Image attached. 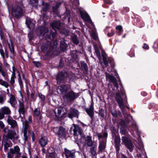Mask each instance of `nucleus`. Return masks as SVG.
<instances>
[{
    "instance_id": "f257e3e1",
    "label": "nucleus",
    "mask_w": 158,
    "mask_h": 158,
    "mask_svg": "<svg viewBox=\"0 0 158 158\" xmlns=\"http://www.w3.org/2000/svg\"><path fill=\"white\" fill-rule=\"evenodd\" d=\"M58 45L57 40H55L52 41L49 45L47 44H45L41 46V52H46L48 48V50L44 56L45 59L53 58L60 54V51L57 48Z\"/></svg>"
},
{
    "instance_id": "f03ea898",
    "label": "nucleus",
    "mask_w": 158,
    "mask_h": 158,
    "mask_svg": "<svg viewBox=\"0 0 158 158\" xmlns=\"http://www.w3.org/2000/svg\"><path fill=\"white\" fill-rule=\"evenodd\" d=\"M121 144H124L130 152H132L134 148V146L130 138L126 136L122 137Z\"/></svg>"
},
{
    "instance_id": "7ed1b4c3",
    "label": "nucleus",
    "mask_w": 158,
    "mask_h": 158,
    "mask_svg": "<svg viewBox=\"0 0 158 158\" xmlns=\"http://www.w3.org/2000/svg\"><path fill=\"white\" fill-rule=\"evenodd\" d=\"M78 96V93H76L71 90L64 95L63 98L68 103H71L73 102Z\"/></svg>"
},
{
    "instance_id": "20e7f679",
    "label": "nucleus",
    "mask_w": 158,
    "mask_h": 158,
    "mask_svg": "<svg viewBox=\"0 0 158 158\" xmlns=\"http://www.w3.org/2000/svg\"><path fill=\"white\" fill-rule=\"evenodd\" d=\"M101 52L103 63L105 67H106L109 66V63L112 68H114L115 67L114 59L110 57H108L107 59L106 57L107 55L104 50H102Z\"/></svg>"
},
{
    "instance_id": "39448f33",
    "label": "nucleus",
    "mask_w": 158,
    "mask_h": 158,
    "mask_svg": "<svg viewBox=\"0 0 158 158\" xmlns=\"http://www.w3.org/2000/svg\"><path fill=\"white\" fill-rule=\"evenodd\" d=\"M68 76V72L64 70L59 71L56 77V79L57 84H60L64 82L65 78Z\"/></svg>"
},
{
    "instance_id": "423d86ee",
    "label": "nucleus",
    "mask_w": 158,
    "mask_h": 158,
    "mask_svg": "<svg viewBox=\"0 0 158 158\" xmlns=\"http://www.w3.org/2000/svg\"><path fill=\"white\" fill-rule=\"evenodd\" d=\"M12 13L13 16L19 19L23 16V9L20 6H15L12 8Z\"/></svg>"
},
{
    "instance_id": "0eeeda50",
    "label": "nucleus",
    "mask_w": 158,
    "mask_h": 158,
    "mask_svg": "<svg viewBox=\"0 0 158 158\" xmlns=\"http://www.w3.org/2000/svg\"><path fill=\"white\" fill-rule=\"evenodd\" d=\"M82 108L85 110L87 114L91 118V121L92 122L94 120V108L93 102H92L89 108H86L84 106H83Z\"/></svg>"
},
{
    "instance_id": "6e6552de",
    "label": "nucleus",
    "mask_w": 158,
    "mask_h": 158,
    "mask_svg": "<svg viewBox=\"0 0 158 158\" xmlns=\"http://www.w3.org/2000/svg\"><path fill=\"white\" fill-rule=\"evenodd\" d=\"M55 134L62 139L64 138L66 135L65 129L62 126L57 127L55 129Z\"/></svg>"
},
{
    "instance_id": "1a4fd4ad",
    "label": "nucleus",
    "mask_w": 158,
    "mask_h": 158,
    "mask_svg": "<svg viewBox=\"0 0 158 158\" xmlns=\"http://www.w3.org/2000/svg\"><path fill=\"white\" fill-rule=\"evenodd\" d=\"M115 99L122 112L125 111V107L123 104V100L120 93L117 92L115 94Z\"/></svg>"
},
{
    "instance_id": "9d476101",
    "label": "nucleus",
    "mask_w": 158,
    "mask_h": 158,
    "mask_svg": "<svg viewBox=\"0 0 158 158\" xmlns=\"http://www.w3.org/2000/svg\"><path fill=\"white\" fill-rule=\"evenodd\" d=\"M49 30L48 27L42 26L37 28L35 32L39 36H43Z\"/></svg>"
},
{
    "instance_id": "9b49d317",
    "label": "nucleus",
    "mask_w": 158,
    "mask_h": 158,
    "mask_svg": "<svg viewBox=\"0 0 158 158\" xmlns=\"http://www.w3.org/2000/svg\"><path fill=\"white\" fill-rule=\"evenodd\" d=\"M71 58L69 57L68 58L62 57L60 58L58 67L61 69L65 66H68L70 64Z\"/></svg>"
},
{
    "instance_id": "f8f14e48",
    "label": "nucleus",
    "mask_w": 158,
    "mask_h": 158,
    "mask_svg": "<svg viewBox=\"0 0 158 158\" xmlns=\"http://www.w3.org/2000/svg\"><path fill=\"white\" fill-rule=\"evenodd\" d=\"M106 76L107 79H109V81L110 82H112L114 86L117 89H118L119 88L118 84L117 82L116 78L112 75H110L108 73H106Z\"/></svg>"
},
{
    "instance_id": "ddd939ff",
    "label": "nucleus",
    "mask_w": 158,
    "mask_h": 158,
    "mask_svg": "<svg viewBox=\"0 0 158 158\" xmlns=\"http://www.w3.org/2000/svg\"><path fill=\"white\" fill-rule=\"evenodd\" d=\"M79 113L77 110L75 108H70V112L68 114V117L70 119H72L73 118H78Z\"/></svg>"
},
{
    "instance_id": "4468645a",
    "label": "nucleus",
    "mask_w": 158,
    "mask_h": 158,
    "mask_svg": "<svg viewBox=\"0 0 158 158\" xmlns=\"http://www.w3.org/2000/svg\"><path fill=\"white\" fill-rule=\"evenodd\" d=\"M64 150V154L66 158H75L76 157V151L74 150H70L65 148Z\"/></svg>"
},
{
    "instance_id": "2eb2a0df",
    "label": "nucleus",
    "mask_w": 158,
    "mask_h": 158,
    "mask_svg": "<svg viewBox=\"0 0 158 158\" xmlns=\"http://www.w3.org/2000/svg\"><path fill=\"white\" fill-rule=\"evenodd\" d=\"M73 135L74 136H78L79 135H81L83 132L82 129L78 124H73Z\"/></svg>"
},
{
    "instance_id": "dca6fc26",
    "label": "nucleus",
    "mask_w": 158,
    "mask_h": 158,
    "mask_svg": "<svg viewBox=\"0 0 158 158\" xmlns=\"http://www.w3.org/2000/svg\"><path fill=\"white\" fill-rule=\"evenodd\" d=\"M57 92L59 94L64 95L68 92V87L65 85H60L57 88Z\"/></svg>"
},
{
    "instance_id": "f3484780",
    "label": "nucleus",
    "mask_w": 158,
    "mask_h": 158,
    "mask_svg": "<svg viewBox=\"0 0 158 158\" xmlns=\"http://www.w3.org/2000/svg\"><path fill=\"white\" fill-rule=\"evenodd\" d=\"M80 15L81 18L84 20L88 22L92 25H93V22L89 16L86 12H84L83 11H80Z\"/></svg>"
},
{
    "instance_id": "a211bd4d",
    "label": "nucleus",
    "mask_w": 158,
    "mask_h": 158,
    "mask_svg": "<svg viewBox=\"0 0 158 158\" xmlns=\"http://www.w3.org/2000/svg\"><path fill=\"white\" fill-rule=\"evenodd\" d=\"M48 142V138L46 136L41 137L39 140V143L42 148L45 147L47 145Z\"/></svg>"
},
{
    "instance_id": "6ab92c4d",
    "label": "nucleus",
    "mask_w": 158,
    "mask_h": 158,
    "mask_svg": "<svg viewBox=\"0 0 158 158\" xmlns=\"http://www.w3.org/2000/svg\"><path fill=\"white\" fill-rule=\"evenodd\" d=\"M107 140L103 139L99 142L98 147V152H102L105 150L106 146Z\"/></svg>"
},
{
    "instance_id": "aec40b11",
    "label": "nucleus",
    "mask_w": 158,
    "mask_h": 158,
    "mask_svg": "<svg viewBox=\"0 0 158 158\" xmlns=\"http://www.w3.org/2000/svg\"><path fill=\"white\" fill-rule=\"evenodd\" d=\"M114 147L117 152H119L121 146V139L119 136H116L114 138Z\"/></svg>"
},
{
    "instance_id": "412c9836",
    "label": "nucleus",
    "mask_w": 158,
    "mask_h": 158,
    "mask_svg": "<svg viewBox=\"0 0 158 158\" xmlns=\"http://www.w3.org/2000/svg\"><path fill=\"white\" fill-rule=\"evenodd\" d=\"M19 109L18 112L20 115L22 114L24 115L25 113V108L24 102L23 100L22 101L19 100Z\"/></svg>"
},
{
    "instance_id": "4be33fe9",
    "label": "nucleus",
    "mask_w": 158,
    "mask_h": 158,
    "mask_svg": "<svg viewBox=\"0 0 158 158\" xmlns=\"http://www.w3.org/2000/svg\"><path fill=\"white\" fill-rule=\"evenodd\" d=\"M57 34V31L55 29H52L51 30L49 34L46 36V38L47 40L49 39L51 41L53 40L55 38Z\"/></svg>"
},
{
    "instance_id": "5701e85b",
    "label": "nucleus",
    "mask_w": 158,
    "mask_h": 158,
    "mask_svg": "<svg viewBox=\"0 0 158 158\" xmlns=\"http://www.w3.org/2000/svg\"><path fill=\"white\" fill-rule=\"evenodd\" d=\"M62 110L61 109L57 108L55 109L54 111L55 116L57 118V120H60V118H61L63 116V114H61Z\"/></svg>"
},
{
    "instance_id": "b1692460",
    "label": "nucleus",
    "mask_w": 158,
    "mask_h": 158,
    "mask_svg": "<svg viewBox=\"0 0 158 158\" xmlns=\"http://www.w3.org/2000/svg\"><path fill=\"white\" fill-rule=\"evenodd\" d=\"M61 25V23L59 21L53 22L50 24V26L52 29H60Z\"/></svg>"
},
{
    "instance_id": "393cba45",
    "label": "nucleus",
    "mask_w": 158,
    "mask_h": 158,
    "mask_svg": "<svg viewBox=\"0 0 158 158\" xmlns=\"http://www.w3.org/2000/svg\"><path fill=\"white\" fill-rule=\"evenodd\" d=\"M16 132L15 130H10L8 132L6 138L7 139L12 140L15 138V136L16 135Z\"/></svg>"
},
{
    "instance_id": "a878e982",
    "label": "nucleus",
    "mask_w": 158,
    "mask_h": 158,
    "mask_svg": "<svg viewBox=\"0 0 158 158\" xmlns=\"http://www.w3.org/2000/svg\"><path fill=\"white\" fill-rule=\"evenodd\" d=\"M7 122L8 124L11 126V127L14 128L15 127L18 126V124L16 121L12 119H10L9 118L7 119Z\"/></svg>"
},
{
    "instance_id": "bb28decb",
    "label": "nucleus",
    "mask_w": 158,
    "mask_h": 158,
    "mask_svg": "<svg viewBox=\"0 0 158 158\" xmlns=\"http://www.w3.org/2000/svg\"><path fill=\"white\" fill-rule=\"evenodd\" d=\"M68 46L64 40H61L60 44V48L61 51L64 52L67 50Z\"/></svg>"
},
{
    "instance_id": "cd10ccee",
    "label": "nucleus",
    "mask_w": 158,
    "mask_h": 158,
    "mask_svg": "<svg viewBox=\"0 0 158 158\" xmlns=\"http://www.w3.org/2000/svg\"><path fill=\"white\" fill-rule=\"evenodd\" d=\"M42 5L43 7L41 10H42L44 12H47L50 8V5L48 2H44V1H42Z\"/></svg>"
},
{
    "instance_id": "c85d7f7f",
    "label": "nucleus",
    "mask_w": 158,
    "mask_h": 158,
    "mask_svg": "<svg viewBox=\"0 0 158 158\" xmlns=\"http://www.w3.org/2000/svg\"><path fill=\"white\" fill-rule=\"evenodd\" d=\"M26 23L29 29H31L34 28L35 24L32 23L31 19H27L26 20Z\"/></svg>"
},
{
    "instance_id": "c756f323",
    "label": "nucleus",
    "mask_w": 158,
    "mask_h": 158,
    "mask_svg": "<svg viewBox=\"0 0 158 158\" xmlns=\"http://www.w3.org/2000/svg\"><path fill=\"white\" fill-rule=\"evenodd\" d=\"M0 111L2 112L4 115L10 114L11 113V111L9 108L6 106L2 108Z\"/></svg>"
},
{
    "instance_id": "7c9ffc66",
    "label": "nucleus",
    "mask_w": 158,
    "mask_h": 158,
    "mask_svg": "<svg viewBox=\"0 0 158 158\" xmlns=\"http://www.w3.org/2000/svg\"><path fill=\"white\" fill-rule=\"evenodd\" d=\"M81 68L84 71L86 72L88 71V68L87 64L84 61H81Z\"/></svg>"
},
{
    "instance_id": "2f4dec72",
    "label": "nucleus",
    "mask_w": 158,
    "mask_h": 158,
    "mask_svg": "<svg viewBox=\"0 0 158 158\" xmlns=\"http://www.w3.org/2000/svg\"><path fill=\"white\" fill-rule=\"evenodd\" d=\"M85 142L87 146L91 147L93 145V142L92 140V138L90 136H87L85 138Z\"/></svg>"
},
{
    "instance_id": "473e14b6",
    "label": "nucleus",
    "mask_w": 158,
    "mask_h": 158,
    "mask_svg": "<svg viewBox=\"0 0 158 158\" xmlns=\"http://www.w3.org/2000/svg\"><path fill=\"white\" fill-rule=\"evenodd\" d=\"M10 102L13 107H15L17 103V101L15 98L14 95L13 94L11 95Z\"/></svg>"
},
{
    "instance_id": "72a5a7b5",
    "label": "nucleus",
    "mask_w": 158,
    "mask_h": 158,
    "mask_svg": "<svg viewBox=\"0 0 158 158\" xmlns=\"http://www.w3.org/2000/svg\"><path fill=\"white\" fill-rule=\"evenodd\" d=\"M10 43L11 46H10V44L9 43H7V44L9 48L10 51L11 53H12L13 54H14L15 53L14 44L13 41L11 40H10Z\"/></svg>"
},
{
    "instance_id": "f704fd0d",
    "label": "nucleus",
    "mask_w": 158,
    "mask_h": 158,
    "mask_svg": "<svg viewBox=\"0 0 158 158\" xmlns=\"http://www.w3.org/2000/svg\"><path fill=\"white\" fill-rule=\"evenodd\" d=\"M115 29L117 30L116 32L118 35H121L123 31L122 26L120 25H118L116 26Z\"/></svg>"
},
{
    "instance_id": "c9c22d12",
    "label": "nucleus",
    "mask_w": 158,
    "mask_h": 158,
    "mask_svg": "<svg viewBox=\"0 0 158 158\" xmlns=\"http://www.w3.org/2000/svg\"><path fill=\"white\" fill-rule=\"evenodd\" d=\"M125 120L127 123H129L131 119H132V116L129 114H126L124 115Z\"/></svg>"
},
{
    "instance_id": "e433bc0d",
    "label": "nucleus",
    "mask_w": 158,
    "mask_h": 158,
    "mask_svg": "<svg viewBox=\"0 0 158 158\" xmlns=\"http://www.w3.org/2000/svg\"><path fill=\"white\" fill-rule=\"evenodd\" d=\"M30 4L35 8H37L38 5V0H30Z\"/></svg>"
},
{
    "instance_id": "4c0bfd02",
    "label": "nucleus",
    "mask_w": 158,
    "mask_h": 158,
    "mask_svg": "<svg viewBox=\"0 0 158 158\" xmlns=\"http://www.w3.org/2000/svg\"><path fill=\"white\" fill-rule=\"evenodd\" d=\"M60 33L62 35H64L65 36L69 35L70 34V31L68 30L63 28L60 31Z\"/></svg>"
},
{
    "instance_id": "58836bf2",
    "label": "nucleus",
    "mask_w": 158,
    "mask_h": 158,
    "mask_svg": "<svg viewBox=\"0 0 158 158\" xmlns=\"http://www.w3.org/2000/svg\"><path fill=\"white\" fill-rule=\"evenodd\" d=\"M72 40L73 44L76 45H78L79 43V40L77 38L76 35H73L72 37Z\"/></svg>"
},
{
    "instance_id": "ea45409f",
    "label": "nucleus",
    "mask_w": 158,
    "mask_h": 158,
    "mask_svg": "<svg viewBox=\"0 0 158 158\" xmlns=\"http://www.w3.org/2000/svg\"><path fill=\"white\" fill-rule=\"evenodd\" d=\"M65 19H68V22L70 21V11L69 9H66V11L65 13Z\"/></svg>"
},
{
    "instance_id": "a19ab883",
    "label": "nucleus",
    "mask_w": 158,
    "mask_h": 158,
    "mask_svg": "<svg viewBox=\"0 0 158 158\" xmlns=\"http://www.w3.org/2000/svg\"><path fill=\"white\" fill-rule=\"evenodd\" d=\"M29 123L27 119H26L24 123H23V124H24L23 131H28V129L29 127Z\"/></svg>"
},
{
    "instance_id": "79ce46f5",
    "label": "nucleus",
    "mask_w": 158,
    "mask_h": 158,
    "mask_svg": "<svg viewBox=\"0 0 158 158\" xmlns=\"http://www.w3.org/2000/svg\"><path fill=\"white\" fill-rule=\"evenodd\" d=\"M40 110L39 108L38 107L35 109L33 115L38 117L40 114Z\"/></svg>"
},
{
    "instance_id": "37998d69",
    "label": "nucleus",
    "mask_w": 158,
    "mask_h": 158,
    "mask_svg": "<svg viewBox=\"0 0 158 158\" xmlns=\"http://www.w3.org/2000/svg\"><path fill=\"white\" fill-rule=\"evenodd\" d=\"M126 121L123 119H121L119 122V125L121 127L120 128H127V125L126 123Z\"/></svg>"
},
{
    "instance_id": "c03bdc74",
    "label": "nucleus",
    "mask_w": 158,
    "mask_h": 158,
    "mask_svg": "<svg viewBox=\"0 0 158 158\" xmlns=\"http://www.w3.org/2000/svg\"><path fill=\"white\" fill-rule=\"evenodd\" d=\"M98 114L102 118H104V110L102 108H99Z\"/></svg>"
},
{
    "instance_id": "a18cd8bd",
    "label": "nucleus",
    "mask_w": 158,
    "mask_h": 158,
    "mask_svg": "<svg viewBox=\"0 0 158 158\" xmlns=\"http://www.w3.org/2000/svg\"><path fill=\"white\" fill-rule=\"evenodd\" d=\"M90 151L92 156L94 157L96 155V148L95 147H93L90 148Z\"/></svg>"
},
{
    "instance_id": "49530a36",
    "label": "nucleus",
    "mask_w": 158,
    "mask_h": 158,
    "mask_svg": "<svg viewBox=\"0 0 158 158\" xmlns=\"http://www.w3.org/2000/svg\"><path fill=\"white\" fill-rule=\"evenodd\" d=\"M29 133L31 134V136L32 137V141L33 142H34L36 139L35 134L31 130H29Z\"/></svg>"
},
{
    "instance_id": "de8ad7c7",
    "label": "nucleus",
    "mask_w": 158,
    "mask_h": 158,
    "mask_svg": "<svg viewBox=\"0 0 158 158\" xmlns=\"http://www.w3.org/2000/svg\"><path fill=\"white\" fill-rule=\"evenodd\" d=\"M127 128H120V133L121 135H125L126 134V131Z\"/></svg>"
},
{
    "instance_id": "09e8293b",
    "label": "nucleus",
    "mask_w": 158,
    "mask_h": 158,
    "mask_svg": "<svg viewBox=\"0 0 158 158\" xmlns=\"http://www.w3.org/2000/svg\"><path fill=\"white\" fill-rule=\"evenodd\" d=\"M0 84L2 86H4L6 88H8L9 86V85L7 82L6 81H4L2 80Z\"/></svg>"
},
{
    "instance_id": "8fccbe9b",
    "label": "nucleus",
    "mask_w": 158,
    "mask_h": 158,
    "mask_svg": "<svg viewBox=\"0 0 158 158\" xmlns=\"http://www.w3.org/2000/svg\"><path fill=\"white\" fill-rule=\"evenodd\" d=\"M111 133L114 136V137L116 136H119V135H117V131L116 129L114 127H113L111 130Z\"/></svg>"
},
{
    "instance_id": "3c124183",
    "label": "nucleus",
    "mask_w": 158,
    "mask_h": 158,
    "mask_svg": "<svg viewBox=\"0 0 158 158\" xmlns=\"http://www.w3.org/2000/svg\"><path fill=\"white\" fill-rule=\"evenodd\" d=\"M32 63L35 66L38 68L40 67L41 65V63L39 61H33Z\"/></svg>"
},
{
    "instance_id": "603ef678",
    "label": "nucleus",
    "mask_w": 158,
    "mask_h": 158,
    "mask_svg": "<svg viewBox=\"0 0 158 158\" xmlns=\"http://www.w3.org/2000/svg\"><path fill=\"white\" fill-rule=\"evenodd\" d=\"M16 78V76H14L11 75V79L10 80V83L11 85H13L15 83V79Z\"/></svg>"
},
{
    "instance_id": "864d4df0",
    "label": "nucleus",
    "mask_w": 158,
    "mask_h": 158,
    "mask_svg": "<svg viewBox=\"0 0 158 158\" xmlns=\"http://www.w3.org/2000/svg\"><path fill=\"white\" fill-rule=\"evenodd\" d=\"M27 131H23V135L24 137V141L25 142L27 141L28 136L27 135Z\"/></svg>"
},
{
    "instance_id": "5fc2aeb1",
    "label": "nucleus",
    "mask_w": 158,
    "mask_h": 158,
    "mask_svg": "<svg viewBox=\"0 0 158 158\" xmlns=\"http://www.w3.org/2000/svg\"><path fill=\"white\" fill-rule=\"evenodd\" d=\"M0 54L3 59L4 60L5 58V53L4 52L2 48V46H1V48H0Z\"/></svg>"
},
{
    "instance_id": "6e6d98bb",
    "label": "nucleus",
    "mask_w": 158,
    "mask_h": 158,
    "mask_svg": "<svg viewBox=\"0 0 158 158\" xmlns=\"http://www.w3.org/2000/svg\"><path fill=\"white\" fill-rule=\"evenodd\" d=\"M38 96L41 100L44 101L45 100V96L42 94L41 93H39Z\"/></svg>"
},
{
    "instance_id": "4d7b16f0",
    "label": "nucleus",
    "mask_w": 158,
    "mask_h": 158,
    "mask_svg": "<svg viewBox=\"0 0 158 158\" xmlns=\"http://www.w3.org/2000/svg\"><path fill=\"white\" fill-rule=\"evenodd\" d=\"M134 20L136 24L137 25L139 24L140 23V22L141 21V20H140V19L138 18H135L134 19Z\"/></svg>"
},
{
    "instance_id": "13d9d810",
    "label": "nucleus",
    "mask_w": 158,
    "mask_h": 158,
    "mask_svg": "<svg viewBox=\"0 0 158 158\" xmlns=\"http://www.w3.org/2000/svg\"><path fill=\"white\" fill-rule=\"evenodd\" d=\"M12 75L16 76V72L17 69L15 68V65L14 64H13V66L12 67Z\"/></svg>"
},
{
    "instance_id": "bf43d9fd",
    "label": "nucleus",
    "mask_w": 158,
    "mask_h": 158,
    "mask_svg": "<svg viewBox=\"0 0 158 158\" xmlns=\"http://www.w3.org/2000/svg\"><path fill=\"white\" fill-rule=\"evenodd\" d=\"M14 150H15V151L16 153V154L19 153V152L20 151V149L19 146H16L15 147Z\"/></svg>"
},
{
    "instance_id": "052dcab7",
    "label": "nucleus",
    "mask_w": 158,
    "mask_h": 158,
    "mask_svg": "<svg viewBox=\"0 0 158 158\" xmlns=\"http://www.w3.org/2000/svg\"><path fill=\"white\" fill-rule=\"evenodd\" d=\"M114 34V30L112 29L110 32H109L107 33V35L109 37H111Z\"/></svg>"
},
{
    "instance_id": "680f3d73",
    "label": "nucleus",
    "mask_w": 158,
    "mask_h": 158,
    "mask_svg": "<svg viewBox=\"0 0 158 158\" xmlns=\"http://www.w3.org/2000/svg\"><path fill=\"white\" fill-rule=\"evenodd\" d=\"M10 147V145L9 143L7 142L4 145V149L5 151L7 150L8 148Z\"/></svg>"
},
{
    "instance_id": "e2e57ef3",
    "label": "nucleus",
    "mask_w": 158,
    "mask_h": 158,
    "mask_svg": "<svg viewBox=\"0 0 158 158\" xmlns=\"http://www.w3.org/2000/svg\"><path fill=\"white\" fill-rule=\"evenodd\" d=\"M104 3L108 4H111L113 3V1L112 0H103Z\"/></svg>"
},
{
    "instance_id": "0e129e2a",
    "label": "nucleus",
    "mask_w": 158,
    "mask_h": 158,
    "mask_svg": "<svg viewBox=\"0 0 158 158\" xmlns=\"http://www.w3.org/2000/svg\"><path fill=\"white\" fill-rule=\"evenodd\" d=\"M19 85L20 86V87L22 88L23 86V81L22 80V78L18 79Z\"/></svg>"
},
{
    "instance_id": "69168bd1",
    "label": "nucleus",
    "mask_w": 158,
    "mask_h": 158,
    "mask_svg": "<svg viewBox=\"0 0 158 158\" xmlns=\"http://www.w3.org/2000/svg\"><path fill=\"white\" fill-rule=\"evenodd\" d=\"M0 36L1 37V40H4V35L3 34V32L2 31V30H0Z\"/></svg>"
},
{
    "instance_id": "338daca9",
    "label": "nucleus",
    "mask_w": 158,
    "mask_h": 158,
    "mask_svg": "<svg viewBox=\"0 0 158 158\" xmlns=\"http://www.w3.org/2000/svg\"><path fill=\"white\" fill-rule=\"evenodd\" d=\"M28 36L29 38V40L31 41L33 39V35L32 33L29 34Z\"/></svg>"
},
{
    "instance_id": "774afa93",
    "label": "nucleus",
    "mask_w": 158,
    "mask_h": 158,
    "mask_svg": "<svg viewBox=\"0 0 158 158\" xmlns=\"http://www.w3.org/2000/svg\"><path fill=\"white\" fill-rule=\"evenodd\" d=\"M111 114L112 115L114 118H117L118 117V115L117 114V113L116 111H114V112L112 111L111 112Z\"/></svg>"
}]
</instances>
